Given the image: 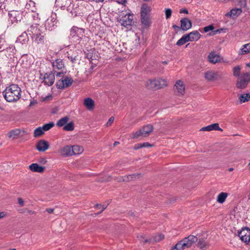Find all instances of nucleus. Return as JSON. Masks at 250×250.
<instances>
[{
    "instance_id": "nucleus-9",
    "label": "nucleus",
    "mask_w": 250,
    "mask_h": 250,
    "mask_svg": "<svg viewBox=\"0 0 250 250\" xmlns=\"http://www.w3.org/2000/svg\"><path fill=\"white\" fill-rule=\"evenodd\" d=\"M207 60L212 64H216L223 62V58L221 56L214 51H211L208 53Z\"/></svg>"
},
{
    "instance_id": "nucleus-17",
    "label": "nucleus",
    "mask_w": 250,
    "mask_h": 250,
    "mask_svg": "<svg viewBox=\"0 0 250 250\" xmlns=\"http://www.w3.org/2000/svg\"><path fill=\"white\" fill-rule=\"evenodd\" d=\"M242 13V9L241 8H234L232 9L229 12L226 13L225 16V17L234 19L239 17Z\"/></svg>"
},
{
    "instance_id": "nucleus-58",
    "label": "nucleus",
    "mask_w": 250,
    "mask_h": 250,
    "mask_svg": "<svg viewBox=\"0 0 250 250\" xmlns=\"http://www.w3.org/2000/svg\"><path fill=\"white\" fill-rule=\"evenodd\" d=\"M69 59L70 60V61L72 62H75V61L76 60V59H75V57H68Z\"/></svg>"
},
{
    "instance_id": "nucleus-53",
    "label": "nucleus",
    "mask_w": 250,
    "mask_h": 250,
    "mask_svg": "<svg viewBox=\"0 0 250 250\" xmlns=\"http://www.w3.org/2000/svg\"><path fill=\"white\" fill-rule=\"evenodd\" d=\"M117 2L119 4L125 5L126 3V0H116Z\"/></svg>"
},
{
    "instance_id": "nucleus-13",
    "label": "nucleus",
    "mask_w": 250,
    "mask_h": 250,
    "mask_svg": "<svg viewBox=\"0 0 250 250\" xmlns=\"http://www.w3.org/2000/svg\"><path fill=\"white\" fill-rule=\"evenodd\" d=\"M73 149L71 146L67 145L60 148L58 152L59 154L63 157H69L73 156Z\"/></svg>"
},
{
    "instance_id": "nucleus-49",
    "label": "nucleus",
    "mask_w": 250,
    "mask_h": 250,
    "mask_svg": "<svg viewBox=\"0 0 250 250\" xmlns=\"http://www.w3.org/2000/svg\"><path fill=\"white\" fill-rule=\"evenodd\" d=\"M18 202L21 207H23L24 206V202L22 198L20 197L18 198Z\"/></svg>"
},
{
    "instance_id": "nucleus-18",
    "label": "nucleus",
    "mask_w": 250,
    "mask_h": 250,
    "mask_svg": "<svg viewBox=\"0 0 250 250\" xmlns=\"http://www.w3.org/2000/svg\"><path fill=\"white\" fill-rule=\"evenodd\" d=\"M36 147L39 151L44 152L49 148V144L47 141L41 140L37 143Z\"/></svg>"
},
{
    "instance_id": "nucleus-45",
    "label": "nucleus",
    "mask_w": 250,
    "mask_h": 250,
    "mask_svg": "<svg viewBox=\"0 0 250 250\" xmlns=\"http://www.w3.org/2000/svg\"><path fill=\"white\" fill-rule=\"evenodd\" d=\"M30 16H32V17L33 19V20L34 21H36L38 19V14L35 12V11L33 12H30V15L29 17ZM27 17H29V16H28Z\"/></svg>"
},
{
    "instance_id": "nucleus-59",
    "label": "nucleus",
    "mask_w": 250,
    "mask_h": 250,
    "mask_svg": "<svg viewBox=\"0 0 250 250\" xmlns=\"http://www.w3.org/2000/svg\"><path fill=\"white\" fill-rule=\"evenodd\" d=\"M26 212L29 214H34L35 213L34 211H33L31 210H29V209H26Z\"/></svg>"
},
{
    "instance_id": "nucleus-47",
    "label": "nucleus",
    "mask_w": 250,
    "mask_h": 250,
    "mask_svg": "<svg viewBox=\"0 0 250 250\" xmlns=\"http://www.w3.org/2000/svg\"><path fill=\"white\" fill-rule=\"evenodd\" d=\"M136 175L135 174L129 175L128 176H127L125 178V179H124L123 180L125 181H128L134 179Z\"/></svg>"
},
{
    "instance_id": "nucleus-51",
    "label": "nucleus",
    "mask_w": 250,
    "mask_h": 250,
    "mask_svg": "<svg viewBox=\"0 0 250 250\" xmlns=\"http://www.w3.org/2000/svg\"><path fill=\"white\" fill-rule=\"evenodd\" d=\"M141 148H143L142 143L137 144L134 146V149L136 150L139 149Z\"/></svg>"
},
{
    "instance_id": "nucleus-62",
    "label": "nucleus",
    "mask_w": 250,
    "mask_h": 250,
    "mask_svg": "<svg viewBox=\"0 0 250 250\" xmlns=\"http://www.w3.org/2000/svg\"><path fill=\"white\" fill-rule=\"evenodd\" d=\"M199 247L201 248H203L205 247V245H202V244H200V243H199Z\"/></svg>"
},
{
    "instance_id": "nucleus-34",
    "label": "nucleus",
    "mask_w": 250,
    "mask_h": 250,
    "mask_svg": "<svg viewBox=\"0 0 250 250\" xmlns=\"http://www.w3.org/2000/svg\"><path fill=\"white\" fill-rule=\"evenodd\" d=\"M69 117L65 116L62 118L57 122L56 125L59 127H64L69 121Z\"/></svg>"
},
{
    "instance_id": "nucleus-6",
    "label": "nucleus",
    "mask_w": 250,
    "mask_h": 250,
    "mask_svg": "<svg viewBox=\"0 0 250 250\" xmlns=\"http://www.w3.org/2000/svg\"><path fill=\"white\" fill-rule=\"evenodd\" d=\"M197 240L198 239L196 236L189 235L178 242L176 247L178 248L179 250H184L190 247L194 243L197 241Z\"/></svg>"
},
{
    "instance_id": "nucleus-7",
    "label": "nucleus",
    "mask_w": 250,
    "mask_h": 250,
    "mask_svg": "<svg viewBox=\"0 0 250 250\" xmlns=\"http://www.w3.org/2000/svg\"><path fill=\"white\" fill-rule=\"evenodd\" d=\"M153 127L151 125H147L144 126L142 129L132 134V138H138L140 137H145L148 136L152 131Z\"/></svg>"
},
{
    "instance_id": "nucleus-29",
    "label": "nucleus",
    "mask_w": 250,
    "mask_h": 250,
    "mask_svg": "<svg viewBox=\"0 0 250 250\" xmlns=\"http://www.w3.org/2000/svg\"><path fill=\"white\" fill-rule=\"evenodd\" d=\"M21 131L19 129H15L10 131L7 133L8 138L15 139L18 138Z\"/></svg>"
},
{
    "instance_id": "nucleus-22",
    "label": "nucleus",
    "mask_w": 250,
    "mask_h": 250,
    "mask_svg": "<svg viewBox=\"0 0 250 250\" xmlns=\"http://www.w3.org/2000/svg\"><path fill=\"white\" fill-rule=\"evenodd\" d=\"M29 169L35 172L42 173L45 169V167L40 166L37 163H33L29 166Z\"/></svg>"
},
{
    "instance_id": "nucleus-16",
    "label": "nucleus",
    "mask_w": 250,
    "mask_h": 250,
    "mask_svg": "<svg viewBox=\"0 0 250 250\" xmlns=\"http://www.w3.org/2000/svg\"><path fill=\"white\" fill-rule=\"evenodd\" d=\"M55 81V75L52 73H46L43 77L42 83L46 85H52Z\"/></svg>"
},
{
    "instance_id": "nucleus-3",
    "label": "nucleus",
    "mask_w": 250,
    "mask_h": 250,
    "mask_svg": "<svg viewBox=\"0 0 250 250\" xmlns=\"http://www.w3.org/2000/svg\"><path fill=\"white\" fill-rule=\"evenodd\" d=\"M146 87L150 90H156L167 86V81L165 79L158 78L149 79L146 82Z\"/></svg>"
},
{
    "instance_id": "nucleus-54",
    "label": "nucleus",
    "mask_w": 250,
    "mask_h": 250,
    "mask_svg": "<svg viewBox=\"0 0 250 250\" xmlns=\"http://www.w3.org/2000/svg\"><path fill=\"white\" fill-rule=\"evenodd\" d=\"M6 216V213L4 211L0 212V219L4 218Z\"/></svg>"
},
{
    "instance_id": "nucleus-27",
    "label": "nucleus",
    "mask_w": 250,
    "mask_h": 250,
    "mask_svg": "<svg viewBox=\"0 0 250 250\" xmlns=\"http://www.w3.org/2000/svg\"><path fill=\"white\" fill-rule=\"evenodd\" d=\"M28 40V34L26 32H24L18 38L16 42L23 44L26 43Z\"/></svg>"
},
{
    "instance_id": "nucleus-44",
    "label": "nucleus",
    "mask_w": 250,
    "mask_h": 250,
    "mask_svg": "<svg viewBox=\"0 0 250 250\" xmlns=\"http://www.w3.org/2000/svg\"><path fill=\"white\" fill-rule=\"evenodd\" d=\"M238 5L242 7H244L246 6V0H237Z\"/></svg>"
},
{
    "instance_id": "nucleus-15",
    "label": "nucleus",
    "mask_w": 250,
    "mask_h": 250,
    "mask_svg": "<svg viewBox=\"0 0 250 250\" xmlns=\"http://www.w3.org/2000/svg\"><path fill=\"white\" fill-rule=\"evenodd\" d=\"M220 76L218 72L214 70H208L205 73V78L208 81H214L218 79Z\"/></svg>"
},
{
    "instance_id": "nucleus-2",
    "label": "nucleus",
    "mask_w": 250,
    "mask_h": 250,
    "mask_svg": "<svg viewBox=\"0 0 250 250\" xmlns=\"http://www.w3.org/2000/svg\"><path fill=\"white\" fill-rule=\"evenodd\" d=\"M27 32L36 43H44L45 34L42 31L38 24H35L31 25L27 29Z\"/></svg>"
},
{
    "instance_id": "nucleus-10",
    "label": "nucleus",
    "mask_w": 250,
    "mask_h": 250,
    "mask_svg": "<svg viewBox=\"0 0 250 250\" xmlns=\"http://www.w3.org/2000/svg\"><path fill=\"white\" fill-rule=\"evenodd\" d=\"M83 34L84 30L77 27H73L70 30L71 36L74 39H76V41H79L80 39H81L83 36Z\"/></svg>"
},
{
    "instance_id": "nucleus-37",
    "label": "nucleus",
    "mask_w": 250,
    "mask_h": 250,
    "mask_svg": "<svg viewBox=\"0 0 250 250\" xmlns=\"http://www.w3.org/2000/svg\"><path fill=\"white\" fill-rule=\"evenodd\" d=\"M44 131L42 127L37 128L34 132V136L35 137H38L42 135L44 133Z\"/></svg>"
},
{
    "instance_id": "nucleus-20",
    "label": "nucleus",
    "mask_w": 250,
    "mask_h": 250,
    "mask_svg": "<svg viewBox=\"0 0 250 250\" xmlns=\"http://www.w3.org/2000/svg\"><path fill=\"white\" fill-rule=\"evenodd\" d=\"M192 24L190 20L184 18L181 20V28L184 31H187L191 27Z\"/></svg>"
},
{
    "instance_id": "nucleus-61",
    "label": "nucleus",
    "mask_w": 250,
    "mask_h": 250,
    "mask_svg": "<svg viewBox=\"0 0 250 250\" xmlns=\"http://www.w3.org/2000/svg\"><path fill=\"white\" fill-rule=\"evenodd\" d=\"M93 0L96 2H100L104 1V0Z\"/></svg>"
},
{
    "instance_id": "nucleus-56",
    "label": "nucleus",
    "mask_w": 250,
    "mask_h": 250,
    "mask_svg": "<svg viewBox=\"0 0 250 250\" xmlns=\"http://www.w3.org/2000/svg\"><path fill=\"white\" fill-rule=\"evenodd\" d=\"M46 211L48 213H52L54 212V209L52 208H47L46 209Z\"/></svg>"
},
{
    "instance_id": "nucleus-38",
    "label": "nucleus",
    "mask_w": 250,
    "mask_h": 250,
    "mask_svg": "<svg viewBox=\"0 0 250 250\" xmlns=\"http://www.w3.org/2000/svg\"><path fill=\"white\" fill-rule=\"evenodd\" d=\"M74 123L71 122L66 124L63 127V130L65 131H72L74 130Z\"/></svg>"
},
{
    "instance_id": "nucleus-43",
    "label": "nucleus",
    "mask_w": 250,
    "mask_h": 250,
    "mask_svg": "<svg viewBox=\"0 0 250 250\" xmlns=\"http://www.w3.org/2000/svg\"><path fill=\"white\" fill-rule=\"evenodd\" d=\"M171 14H172V11L170 9H169V8L166 9L165 15H166V18L167 19H169L171 17Z\"/></svg>"
},
{
    "instance_id": "nucleus-57",
    "label": "nucleus",
    "mask_w": 250,
    "mask_h": 250,
    "mask_svg": "<svg viewBox=\"0 0 250 250\" xmlns=\"http://www.w3.org/2000/svg\"><path fill=\"white\" fill-rule=\"evenodd\" d=\"M180 13L188 14V11L186 9H182L180 11Z\"/></svg>"
},
{
    "instance_id": "nucleus-42",
    "label": "nucleus",
    "mask_w": 250,
    "mask_h": 250,
    "mask_svg": "<svg viewBox=\"0 0 250 250\" xmlns=\"http://www.w3.org/2000/svg\"><path fill=\"white\" fill-rule=\"evenodd\" d=\"M141 21L144 25H148L149 24V16H141Z\"/></svg>"
},
{
    "instance_id": "nucleus-31",
    "label": "nucleus",
    "mask_w": 250,
    "mask_h": 250,
    "mask_svg": "<svg viewBox=\"0 0 250 250\" xmlns=\"http://www.w3.org/2000/svg\"><path fill=\"white\" fill-rule=\"evenodd\" d=\"M73 149V155H80L82 154L84 150L83 146L78 145L71 146Z\"/></svg>"
},
{
    "instance_id": "nucleus-63",
    "label": "nucleus",
    "mask_w": 250,
    "mask_h": 250,
    "mask_svg": "<svg viewBox=\"0 0 250 250\" xmlns=\"http://www.w3.org/2000/svg\"><path fill=\"white\" fill-rule=\"evenodd\" d=\"M118 144H119V142H115L114 143V146H116Z\"/></svg>"
},
{
    "instance_id": "nucleus-33",
    "label": "nucleus",
    "mask_w": 250,
    "mask_h": 250,
    "mask_svg": "<svg viewBox=\"0 0 250 250\" xmlns=\"http://www.w3.org/2000/svg\"><path fill=\"white\" fill-rule=\"evenodd\" d=\"M248 80L245 79H242L238 80L236 83V86L240 89L245 88L248 84Z\"/></svg>"
},
{
    "instance_id": "nucleus-5",
    "label": "nucleus",
    "mask_w": 250,
    "mask_h": 250,
    "mask_svg": "<svg viewBox=\"0 0 250 250\" xmlns=\"http://www.w3.org/2000/svg\"><path fill=\"white\" fill-rule=\"evenodd\" d=\"M53 71L57 77H62L66 72L64 62L62 59H58L52 62Z\"/></svg>"
},
{
    "instance_id": "nucleus-46",
    "label": "nucleus",
    "mask_w": 250,
    "mask_h": 250,
    "mask_svg": "<svg viewBox=\"0 0 250 250\" xmlns=\"http://www.w3.org/2000/svg\"><path fill=\"white\" fill-rule=\"evenodd\" d=\"M214 29V27L212 25H210L207 26H205L204 28V30L205 32H208L209 31L213 30Z\"/></svg>"
},
{
    "instance_id": "nucleus-28",
    "label": "nucleus",
    "mask_w": 250,
    "mask_h": 250,
    "mask_svg": "<svg viewBox=\"0 0 250 250\" xmlns=\"http://www.w3.org/2000/svg\"><path fill=\"white\" fill-rule=\"evenodd\" d=\"M250 53V42L244 44L238 52L239 55H244Z\"/></svg>"
},
{
    "instance_id": "nucleus-48",
    "label": "nucleus",
    "mask_w": 250,
    "mask_h": 250,
    "mask_svg": "<svg viewBox=\"0 0 250 250\" xmlns=\"http://www.w3.org/2000/svg\"><path fill=\"white\" fill-rule=\"evenodd\" d=\"M114 118L113 117H110L107 122L106 123V125L107 126H110L114 122Z\"/></svg>"
},
{
    "instance_id": "nucleus-24",
    "label": "nucleus",
    "mask_w": 250,
    "mask_h": 250,
    "mask_svg": "<svg viewBox=\"0 0 250 250\" xmlns=\"http://www.w3.org/2000/svg\"><path fill=\"white\" fill-rule=\"evenodd\" d=\"M187 35L190 42L197 41L201 37V34L197 31H193L187 34Z\"/></svg>"
},
{
    "instance_id": "nucleus-40",
    "label": "nucleus",
    "mask_w": 250,
    "mask_h": 250,
    "mask_svg": "<svg viewBox=\"0 0 250 250\" xmlns=\"http://www.w3.org/2000/svg\"><path fill=\"white\" fill-rule=\"evenodd\" d=\"M241 67L237 65L235 66L233 69V74L235 77H239L240 74Z\"/></svg>"
},
{
    "instance_id": "nucleus-8",
    "label": "nucleus",
    "mask_w": 250,
    "mask_h": 250,
    "mask_svg": "<svg viewBox=\"0 0 250 250\" xmlns=\"http://www.w3.org/2000/svg\"><path fill=\"white\" fill-rule=\"evenodd\" d=\"M57 15L55 13H52L51 16L47 19L45 23L46 29L49 30H53L57 26Z\"/></svg>"
},
{
    "instance_id": "nucleus-12",
    "label": "nucleus",
    "mask_w": 250,
    "mask_h": 250,
    "mask_svg": "<svg viewBox=\"0 0 250 250\" xmlns=\"http://www.w3.org/2000/svg\"><path fill=\"white\" fill-rule=\"evenodd\" d=\"M73 80L71 78L66 77L64 79H61L56 83L57 88L59 89H64L70 86L72 83Z\"/></svg>"
},
{
    "instance_id": "nucleus-26",
    "label": "nucleus",
    "mask_w": 250,
    "mask_h": 250,
    "mask_svg": "<svg viewBox=\"0 0 250 250\" xmlns=\"http://www.w3.org/2000/svg\"><path fill=\"white\" fill-rule=\"evenodd\" d=\"M70 3V0H56L55 2L56 6L60 8H64Z\"/></svg>"
},
{
    "instance_id": "nucleus-32",
    "label": "nucleus",
    "mask_w": 250,
    "mask_h": 250,
    "mask_svg": "<svg viewBox=\"0 0 250 250\" xmlns=\"http://www.w3.org/2000/svg\"><path fill=\"white\" fill-rule=\"evenodd\" d=\"M229 194L226 192H222L217 197V202L220 204H223L226 201Z\"/></svg>"
},
{
    "instance_id": "nucleus-19",
    "label": "nucleus",
    "mask_w": 250,
    "mask_h": 250,
    "mask_svg": "<svg viewBox=\"0 0 250 250\" xmlns=\"http://www.w3.org/2000/svg\"><path fill=\"white\" fill-rule=\"evenodd\" d=\"M8 15L12 22L21 20V13L20 11H12L9 13Z\"/></svg>"
},
{
    "instance_id": "nucleus-30",
    "label": "nucleus",
    "mask_w": 250,
    "mask_h": 250,
    "mask_svg": "<svg viewBox=\"0 0 250 250\" xmlns=\"http://www.w3.org/2000/svg\"><path fill=\"white\" fill-rule=\"evenodd\" d=\"M25 9L28 10L27 15L29 16L30 12H33L35 11L36 8L35 6V3L33 1H29L25 5Z\"/></svg>"
},
{
    "instance_id": "nucleus-23",
    "label": "nucleus",
    "mask_w": 250,
    "mask_h": 250,
    "mask_svg": "<svg viewBox=\"0 0 250 250\" xmlns=\"http://www.w3.org/2000/svg\"><path fill=\"white\" fill-rule=\"evenodd\" d=\"M151 10V7L147 4H143L141 9V16H149Z\"/></svg>"
},
{
    "instance_id": "nucleus-11",
    "label": "nucleus",
    "mask_w": 250,
    "mask_h": 250,
    "mask_svg": "<svg viewBox=\"0 0 250 250\" xmlns=\"http://www.w3.org/2000/svg\"><path fill=\"white\" fill-rule=\"evenodd\" d=\"M175 93L178 96H183L185 92V86L184 83L181 81H177L174 87Z\"/></svg>"
},
{
    "instance_id": "nucleus-14",
    "label": "nucleus",
    "mask_w": 250,
    "mask_h": 250,
    "mask_svg": "<svg viewBox=\"0 0 250 250\" xmlns=\"http://www.w3.org/2000/svg\"><path fill=\"white\" fill-rule=\"evenodd\" d=\"M239 237L240 239L246 243L250 241V229L249 228H244L239 233Z\"/></svg>"
},
{
    "instance_id": "nucleus-35",
    "label": "nucleus",
    "mask_w": 250,
    "mask_h": 250,
    "mask_svg": "<svg viewBox=\"0 0 250 250\" xmlns=\"http://www.w3.org/2000/svg\"><path fill=\"white\" fill-rule=\"evenodd\" d=\"M239 100L241 103L248 102L250 100V94L248 93L242 94L239 96Z\"/></svg>"
},
{
    "instance_id": "nucleus-41",
    "label": "nucleus",
    "mask_w": 250,
    "mask_h": 250,
    "mask_svg": "<svg viewBox=\"0 0 250 250\" xmlns=\"http://www.w3.org/2000/svg\"><path fill=\"white\" fill-rule=\"evenodd\" d=\"M164 238V235L162 234H158L153 237V241L154 242H159Z\"/></svg>"
},
{
    "instance_id": "nucleus-25",
    "label": "nucleus",
    "mask_w": 250,
    "mask_h": 250,
    "mask_svg": "<svg viewBox=\"0 0 250 250\" xmlns=\"http://www.w3.org/2000/svg\"><path fill=\"white\" fill-rule=\"evenodd\" d=\"M83 104L89 110H93L95 106L94 101L90 98H87L85 99L84 100Z\"/></svg>"
},
{
    "instance_id": "nucleus-50",
    "label": "nucleus",
    "mask_w": 250,
    "mask_h": 250,
    "mask_svg": "<svg viewBox=\"0 0 250 250\" xmlns=\"http://www.w3.org/2000/svg\"><path fill=\"white\" fill-rule=\"evenodd\" d=\"M39 162L42 164V165H44L46 163H47V160L45 158H40L39 159Z\"/></svg>"
},
{
    "instance_id": "nucleus-60",
    "label": "nucleus",
    "mask_w": 250,
    "mask_h": 250,
    "mask_svg": "<svg viewBox=\"0 0 250 250\" xmlns=\"http://www.w3.org/2000/svg\"><path fill=\"white\" fill-rule=\"evenodd\" d=\"M244 76L245 77H247V78H248L250 79V73H245Z\"/></svg>"
},
{
    "instance_id": "nucleus-1",
    "label": "nucleus",
    "mask_w": 250,
    "mask_h": 250,
    "mask_svg": "<svg viewBox=\"0 0 250 250\" xmlns=\"http://www.w3.org/2000/svg\"><path fill=\"white\" fill-rule=\"evenodd\" d=\"M21 89L15 84H12L6 87L3 94L5 99L8 102H14L19 100L21 96Z\"/></svg>"
},
{
    "instance_id": "nucleus-21",
    "label": "nucleus",
    "mask_w": 250,
    "mask_h": 250,
    "mask_svg": "<svg viewBox=\"0 0 250 250\" xmlns=\"http://www.w3.org/2000/svg\"><path fill=\"white\" fill-rule=\"evenodd\" d=\"M201 130L206 131H210L212 130H218L222 131L223 129L219 127V124L218 123H215L208 125L207 126L202 127L201 129Z\"/></svg>"
},
{
    "instance_id": "nucleus-39",
    "label": "nucleus",
    "mask_w": 250,
    "mask_h": 250,
    "mask_svg": "<svg viewBox=\"0 0 250 250\" xmlns=\"http://www.w3.org/2000/svg\"><path fill=\"white\" fill-rule=\"evenodd\" d=\"M54 126V124L52 122L44 125L42 128L43 129L44 132L49 130Z\"/></svg>"
},
{
    "instance_id": "nucleus-36",
    "label": "nucleus",
    "mask_w": 250,
    "mask_h": 250,
    "mask_svg": "<svg viewBox=\"0 0 250 250\" xmlns=\"http://www.w3.org/2000/svg\"><path fill=\"white\" fill-rule=\"evenodd\" d=\"M189 41V40H188V37L187 34H186L183 36L182 38L177 41L176 44L178 46H180L183 45L184 44L186 43V42Z\"/></svg>"
},
{
    "instance_id": "nucleus-55",
    "label": "nucleus",
    "mask_w": 250,
    "mask_h": 250,
    "mask_svg": "<svg viewBox=\"0 0 250 250\" xmlns=\"http://www.w3.org/2000/svg\"><path fill=\"white\" fill-rule=\"evenodd\" d=\"M96 206L97 208H102L101 212L103 211L106 208V206H102L101 205H97Z\"/></svg>"
},
{
    "instance_id": "nucleus-64",
    "label": "nucleus",
    "mask_w": 250,
    "mask_h": 250,
    "mask_svg": "<svg viewBox=\"0 0 250 250\" xmlns=\"http://www.w3.org/2000/svg\"><path fill=\"white\" fill-rule=\"evenodd\" d=\"M233 170V168L232 167H230L229 169V171H231Z\"/></svg>"
},
{
    "instance_id": "nucleus-4",
    "label": "nucleus",
    "mask_w": 250,
    "mask_h": 250,
    "mask_svg": "<svg viewBox=\"0 0 250 250\" xmlns=\"http://www.w3.org/2000/svg\"><path fill=\"white\" fill-rule=\"evenodd\" d=\"M117 19L122 26L128 28L132 25L133 15L129 10L125 11H123L119 15Z\"/></svg>"
},
{
    "instance_id": "nucleus-52",
    "label": "nucleus",
    "mask_w": 250,
    "mask_h": 250,
    "mask_svg": "<svg viewBox=\"0 0 250 250\" xmlns=\"http://www.w3.org/2000/svg\"><path fill=\"white\" fill-rule=\"evenodd\" d=\"M142 146H143V147H148L152 146V145L147 142H145V143H142Z\"/></svg>"
}]
</instances>
